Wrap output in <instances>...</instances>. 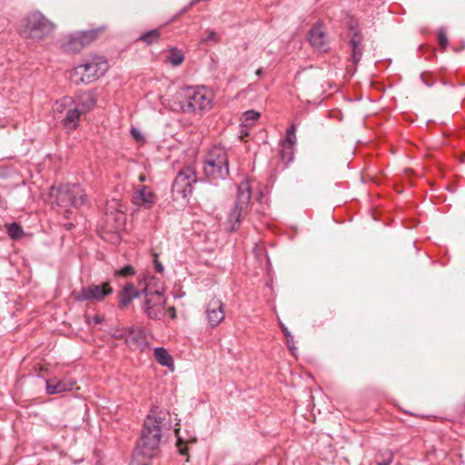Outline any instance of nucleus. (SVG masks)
Masks as SVG:
<instances>
[{
	"mask_svg": "<svg viewBox=\"0 0 465 465\" xmlns=\"http://www.w3.org/2000/svg\"><path fill=\"white\" fill-rule=\"evenodd\" d=\"M162 423L163 419L160 417L152 414L146 417L141 437L134 451V457L138 465H149V460L155 456L162 439Z\"/></svg>",
	"mask_w": 465,
	"mask_h": 465,
	"instance_id": "f257e3e1",
	"label": "nucleus"
},
{
	"mask_svg": "<svg viewBox=\"0 0 465 465\" xmlns=\"http://www.w3.org/2000/svg\"><path fill=\"white\" fill-rule=\"evenodd\" d=\"M175 99L182 113L203 115L212 108L213 94L203 86H184L177 91Z\"/></svg>",
	"mask_w": 465,
	"mask_h": 465,
	"instance_id": "f03ea898",
	"label": "nucleus"
},
{
	"mask_svg": "<svg viewBox=\"0 0 465 465\" xmlns=\"http://www.w3.org/2000/svg\"><path fill=\"white\" fill-rule=\"evenodd\" d=\"M55 25L39 11L30 12L23 20L21 35L27 39L40 41L49 36Z\"/></svg>",
	"mask_w": 465,
	"mask_h": 465,
	"instance_id": "7ed1b4c3",
	"label": "nucleus"
},
{
	"mask_svg": "<svg viewBox=\"0 0 465 465\" xmlns=\"http://www.w3.org/2000/svg\"><path fill=\"white\" fill-rule=\"evenodd\" d=\"M203 162V172L210 181L224 180L229 175L228 154L223 147L211 148Z\"/></svg>",
	"mask_w": 465,
	"mask_h": 465,
	"instance_id": "20e7f679",
	"label": "nucleus"
},
{
	"mask_svg": "<svg viewBox=\"0 0 465 465\" xmlns=\"http://www.w3.org/2000/svg\"><path fill=\"white\" fill-rule=\"evenodd\" d=\"M107 70V61L94 56L77 65L71 74V79L77 84H89L104 75Z\"/></svg>",
	"mask_w": 465,
	"mask_h": 465,
	"instance_id": "39448f33",
	"label": "nucleus"
},
{
	"mask_svg": "<svg viewBox=\"0 0 465 465\" xmlns=\"http://www.w3.org/2000/svg\"><path fill=\"white\" fill-rule=\"evenodd\" d=\"M142 295H144L142 304L143 312L152 320H160L164 315L166 303L163 291L153 288L149 282L142 289Z\"/></svg>",
	"mask_w": 465,
	"mask_h": 465,
	"instance_id": "423d86ee",
	"label": "nucleus"
},
{
	"mask_svg": "<svg viewBox=\"0 0 465 465\" xmlns=\"http://www.w3.org/2000/svg\"><path fill=\"white\" fill-rule=\"evenodd\" d=\"M104 30L105 26H100L94 29L70 34L62 44V49L66 53H79L82 49L94 42Z\"/></svg>",
	"mask_w": 465,
	"mask_h": 465,
	"instance_id": "0eeeda50",
	"label": "nucleus"
},
{
	"mask_svg": "<svg viewBox=\"0 0 465 465\" xmlns=\"http://www.w3.org/2000/svg\"><path fill=\"white\" fill-rule=\"evenodd\" d=\"M197 182L195 171L185 166L177 173L172 185L173 201L183 200L193 193V184Z\"/></svg>",
	"mask_w": 465,
	"mask_h": 465,
	"instance_id": "6e6552de",
	"label": "nucleus"
},
{
	"mask_svg": "<svg viewBox=\"0 0 465 465\" xmlns=\"http://www.w3.org/2000/svg\"><path fill=\"white\" fill-rule=\"evenodd\" d=\"M73 104H75L74 99L65 96L62 98L60 102H57L54 108L55 117H60V114H64L62 120L63 126L69 131L77 128L82 114L80 108Z\"/></svg>",
	"mask_w": 465,
	"mask_h": 465,
	"instance_id": "1a4fd4ad",
	"label": "nucleus"
},
{
	"mask_svg": "<svg viewBox=\"0 0 465 465\" xmlns=\"http://www.w3.org/2000/svg\"><path fill=\"white\" fill-rule=\"evenodd\" d=\"M56 203L62 207H80L85 203L84 190L78 184H62L56 189Z\"/></svg>",
	"mask_w": 465,
	"mask_h": 465,
	"instance_id": "9d476101",
	"label": "nucleus"
},
{
	"mask_svg": "<svg viewBox=\"0 0 465 465\" xmlns=\"http://www.w3.org/2000/svg\"><path fill=\"white\" fill-rule=\"evenodd\" d=\"M113 293V288L109 282L92 284L82 288L78 292H74V298L77 302H102L106 296Z\"/></svg>",
	"mask_w": 465,
	"mask_h": 465,
	"instance_id": "9b49d317",
	"label": "nucleus"
},
{
	"mask_svg": "<svg viewBox=\"0 0 465 465\" xmlns=\"http://www.w3.org/2000/svg\"><path fill=\"white\" fill-rule=\"evenodd\" d=\"M206 315L212 327L220 324L225 316L222 301L216 298L211 299L206 308Z\"/></svg>",
	"mask_w": 465,
	"mask_h": 465,
	"instance_id": "f8f14e48",
	"label": "nucleus"
},
{
	"mask_svg": "<svg viewBox=\"0 0 465 465\" xmlns=\"http://www.w3.org/2000/svg\"><path fill=\"white\" fill-rule=\"evenodd\" d=\"M309 42L315 49H318L320 51L328 50L329 46L327 42V36L325 33L322 30L320 24L314 25L309 31Z\"/></svg>",
	"mask_w": 465,
	"mask_h": 465,
	"instance_id": "ddd939ff",
	"label": "nucleus"
},
{
	"mask_svg": "<svg viewBox=\"0 0 465 465\" xmlns=\"http://www.w3.org/2000/svg\"><path fill=\"white\" fill-rule=\"evenodd\" d=\"M349 46L351 50V60L355 65H357L362 57L364 51L362 34H352L349 39Z\"/></svg>",
	"mask_w": 465,
	"mask_h": 465,
	"instance_id": "4468645a",
	"label": "nucleus"
},
{
	"mask_svg": "<svg viewBox=\"0 0 465 465\" xmlns=\"http://www.w3.org/2000/svg\"><path fill=\"white\" fill-rule=\"evenodd\" d=\"M119 308L124 309L126 308L131 302L142 296V289L136 290L134 285L132 282H127L123 287L122 291L119 292Z\"/></svg>",
	"mask_w": 465,
	"mask_h": 465,
	"instance_id": "2eb2a0df",
	"label": "nucleus"
},
{
	"mask_svg": "<svg viewBox=\"0 0 465 465\" xmlns=\"http://www.w3.org/2000/svg\"><path fill=\"white\" fill-rule=\"evenodd\" d=\"M156 201L155 193L146 186H143L134 194V203L138 206L151 208Z\"/></svg>",
	"mask_w": 465,
	"mask_h": 465,
	"instance_id": "dca6fc26",
	"label": "nucleus"
},
{
	"mask_svg": "<svg viewBox=\"0 0 465 465\" xmlns=\"http://www.w3.org/2000/svg\"><path fill=\"white\" fill-rule=\"evenodd\" d=\"M251 196L252 193L249 183L247 181L240 183L237 187V195L234 205L238 206L240 209L247 211Z\"/></svg>",
	"mask_w": 465,
	"mask_h": 465,
	"instance_id": "f3484780",
	"label": "nucleus"
},
{
	"mask_svg": "<svg viewBox=\"0 0 465 465\" xmlns=\"http://www.w3.org/2000/svg\"><path fill=\"white\" fill-rule=\"evenodd\" d=\"M74 101L75 104H73L78 106L82 114H85L94 108L96 104V97L94 93L89 91L81 93Z\"/></svg>",
	"mask_w": 465,
	"mask_h": 465,
	"instance_id": "a211bd4d",
	"label": "nucleus"
},
{
	"mask_svg": "<svg viewBox=\"0 0 465 465\" xmlns=\"http://www.w3.org/2000/svg\"><path fill=\"white\" fill-rule=\"evenodd\" d=\"M46 392L48 394H57L60 392L71 391L74 383L66 381H58L57 379L46 380Z\"/></svg>",
	"mask_w": 465,
	"mask_h": 465,
	"instance_id": "6ab92c4d",
	"label": "nucleus"
},
{
	"mask_svg": "<svg viewBox=\"0 0 465 465\" xmlns=\"http://www.w3.org/2000/svg\"><path fill=\"white\" fill-rule=\"evenodd\" d=\"M245 212L246 210L240 209L238 206L233 205V207L231 209L228 214L227 219L228 230L230 232H235L239 229L242 223V215Z\"/></svg>",
	"mask_w": 465,
	"mask_h": 465,
	"instance_id": "aec40b11",
	"label": "nucleus"
},
{
	"mask_svg": "<svg viewBox=\"0 0 465 465\" xmlns=\"http://www.w3.org/2000/svg\"><path fill=\"white\" fill-rule=\"evenodd\" d=\"M154 358L156 361L162 366H165L170 370L174 369V362L173 357L168 353L167 350L163 347H157L154 349Z\"/></svg>",
	"mask_w": 465,
	"mask_h": 465,
	"instance_id": "412c9836",
	"label": "nucleus"
},
{
	"mask_svg": "<svg viewBox=\"0 0 465 465\" xmlns=\"http://www.w3.org/2000/svg\"><path fill=\"white\" fill-rule=\"evenodd\" d=\"M160 38H161L160 29L156 28V29H153V30L146 31V32L143 33L136 39V41L137 42L141 41V42L146 44L147 45H152L153 44L158 43Z\"/></svg>",
	"mask_w": 465,
	"mask_h": 465,
	"instance_id": "4be33fe9",
	"label": "nucleus"
},
{
	"mask_svg": "<svg viewBox=\"0 0 465 465\" xmlns=\"http://www.w3.org/2000/svg\"><path fill=\"white\" fill-rule=\"evenodd\" d=\"M280 157L281 160L284 163L285 165H288L293 160L294 156V147L291 143L285 144L281 143L280 144Z\"/></svg>",
	"mask_w": 465,
	"mask_h": 465,
	"instance_id": "5701e85b",
	"label": "nucleus"
},
{
	"mask_svg": "<svg viewBox=\"0 0 465 465\" xmlns=\"http://www.w3.org/2000/svg\"><path fill=\"white\" fill-rule=\"evenodd\" d=\"M393 460V453L390 450H380L375 455V463L377 465H390Z\"/></svg>",
	"mask_w": 465,
	"mask_h": 465,
	"instance_id": "b1692460",
	"label": "nucleus"
},
{
	"mask_svg": "<svg viewBox=\"0 0 465 465\" xmlns=\"http://www.w3.org/2000/svg\"><path fill=\"white\" fill-rule=\"evenodd\" d=\"M173 66L180 65L184 61L183 53L176 47L170 49V55L167 59Z\"/></svg>",
	"mask_w": 465,
	"mask_h": 465,
	"instance_id": "393cba45",
	"label": "nucleus"
},
{
	"mask_svg": "<svg viewBox=\"0 0 465 465\" xmlns=\"http://www.w3.org/2000/svg\"><path fill=\"white\" fill-rule=\"evenodd\" d=\"M7 233L12 240H19L24 236V230L17 223H12L7 226Z\"/></svg>",
	"mask_w": 465,
	"mask_h": 465,
	"instance_id": "a878e982",
	"label": "nucleus"
},
{
	"mask_svg": "<svg viewBox=\"0 0 465 465\" xmlns=\"http://www.w3.org/2000/svg\"><path fill=\"white\" fill-rule=\"evenodd\" d=\"M260 117V113L254 110L246 111L243 114L242 124L244 126L252 125L255 121H257Z\"/></svg>",
	"mask_w": 465,
	"mask_h": 465,
	"instance_id": "bb28decb",
	"label": "nucleus"
},
{
	"mask_svg": "<svg viewBox=\"0 0 465 465\" xmlns=\"http://www.w3.org/2000/svg\"><path fill=\"white\" fill-rule=\"evenodd\" d=\"M281 328H282V331L284 336L286 337V343H287L288 348L291 350V351L292 353H294L293 351L295 350V346H294V340H293L292 335L291 334V332L289 331L287 327L284 326L282 323H281Z\"/></svg>",
	"mask_w": 465,
	"mask_h": 465,
	"instance_id": "cd10ccee",
	"label": "nucleus"
},
{
	"mask_svg": "<svg viewBox=\"0 0 465 465\" xmlns=\"http://www.w3.org/2000/svg\"><path fill=\"white\" fill-rule=\"evenodd\" d=\"M438 42H439V45L440 46V48L442 50H444L449 44V40H448L446 32L443 28H440L438 31Z\"/></svg>",
	"mask_w": 465,
	"mask_h": 465,
	"instance_id": "c85d7f7f",
	"label": "nucleus"
},
{
	"mask_svg": "<svg viewBox=\"0 0 465 465\" xmlns=\"http://www.w3.org/2000/svg\"><path fill=\"white\" fill-rule=\"evenodd\" d=\"M127 342L130 345L137 344L138 346L142 345L143 342L141 335H134V331H131V335L127 338Z\"/></svg>",
	"mask_w": 465,
	"mask_h": 465,
	"instance_id": "c756f323",
	"label": "nucleus"
},
{
	"mask_svg": "<svg viewBox=\"0 0 465 465\" xmlns=\"http://www.w3.org/2000/svg\"><path fill=\"white\" fill-rule=\"evenodd\" d=\"M348 29L350 31V36L352 35V34H355V33H358V34H361V30L359 29V25H358V22L352 18H351L348 22Z\"/></svg>",
	"mask_w": 465,
	"mask_h": 465,
	"instance_id": "7c9ffc66",
	"label": "nucleus"
},
{
	"mask_svg": "<svg viewBox=\"0 0 465 465\" xmlns=\"http://www.w3.org/2000/svg\"><path fill=\"white\" fill-rule=\"evenodd\" d=\"M134 273V269L131 265H126L116 272L117 275L124 276V277L133 275Z\"/></svg>",
	"mask_w": 465,
	"mask_h": 465,
	"instance_id": "2f4dec72",
	"label": "nucleus"
},
{
	"mask_svg": "<svg viewBox=\"0 0 465 465\" xmlns=\"http://www.w3.org/2000/svg\"><path fill=\"white\" fill-rule=\"evenodd\" d=\"M153 264H154V270L157 272H159V273L163 272V271H164L163 265L158 261L157 254H154Z\"/></svg>",
	"mask_w": 465,
	"mask_h": 465,
	"instance_id": "473e14b6",
	"label": "nucleus"
},
{
	"mask_svg": "<svg viewBox=\"0 0 465 465\" xmlns=\"http://www.w3.org/2000/svg\"><path fill=\"white\" fill-rule=\"evenodd\" d=\"M183 440L182 439L178 438V440H177V447L179 449V452L182 454V455H187L188 453V448L186 446H183Z\"/></svg>",
	"mask_w": 465,
	"mask_h": 465,
	"instance_id": "72a5a7b5",
	"label": "nucleus"
},
{
	"mask_svg": "<svg viewBox=\"0 0 465 465\" xmlns=\"http://www.w3.org/2000/svg\"><path fill=\"white\" fill-rule=\"evenodd\" d=\"M282 143L285 144L291 143L292 145H293V147H295L296 135L293 134V136H289V134H286L285 139Z\"/></svg>",
	"mask_w": 465,
	"mask_h": 465,
	"instance_id": "f704fd0d",
	"label": "nucleus"
},
{
	"mask_svg": "<svg viewBox=\"0 0 465 465\" xmlns=\"http://www.w3.org/2000/svg\"><path fill=\"white\" fill-rule=\"evenodd\" d=\"M216 37H217V35L214 31H209L208 35L205 40L215 41Z\"/></svg>",
	"mask_w": 465,
	"mask_h": 465,
	"instance_id": "c9c22d12",
	"label": "nucleus"
},
{
	"mask_svg": "<svg viewBox=\"0 0 465 465\" xmlns=\"http://www.w3.org/2000/svg\"><path fill=\"white\" fill-rule=\"evenodd\" d=\"M420 80L422 81V83L427 85L428 87H430L433 85V82H430L429 80H427V78L425 77L424 74H420Z\"/></svg>",
	"mask_w": 465,
	"mask_h": 465,
	"instance_id": "e433bc0d",
	"label": "nucleus"
},
{
	"mask_svg": "<svg viewBox=\"0 0 465 465\" xmlns=\"http://www.w3.org/2000/svg\"><path fill=\"white\" fill-rule=\"evenodd\" d=\"M131 134L135 140H139L140 138H142L140 132L134 128L131 130Z\"/></svg>",
	"mask_w": 465,
	"mask_h": 465,
	"instance_id": "4c0bfd02",
	"label": "nucleus"
},
{
	"mask_svg": "<svg viewBox=\"0 0 465 465\" xmlns=\"http://www.w3.org/2000/svg\"><path fill=\"white\" fill-rule=\"evenodd\" d=\"M295 130H296L295 124H292L288 128L286 134H289V136H293V134H295Z\"/></svg>",
	"mask_w": 465,
	"mask_h": 465,
	"instance_id": "58836bf2",
	"label": "nucleus"
},
{
	"mask_svg": "<svg viewBox=\"0 0 465 465\" xmlns=\"http://www.w3.org/2000/svg\"><path fill=\"white\" fill-rule=\"evenodd\" d=\"M94 322L95 323H101V322H103V318H102L101 316H99V315H95V316L94 317Z\"/></svg>",
	"mask_w": 465,
	"mask_h": 465,
	"instance_id": "ea45409f",
	"label": "nucleus"
},
{
	"mask_svg": "<svg viewBox=\"0 0 465 465\" xmlns=\"http://www.w3.org/2000/svg\"><path fill=\"white\" fill-rule=\"evenodd\" d=\"M249 133L247 131H242L240 137L242 139L245 136H248Z\"/></svg>",
	"mask_w": 465,
	"mask_h": 465,
	"instance_id": "a19ab883",
	"label": "nucleus"
},
{
	"mask_svg": "<svg viewBox=\"0 0 465 465\" xmlns=\"http://www.w3.org/2000/svg\"><path fill=\"white\" fill-rule=\"evenodd\" d=\"M256 74H257L258 75H261V74H262V69H258V70H257V72H256Z\"/></svg>",
	"mask_w": 465,
	"mask_h": 465,
	"instance_id": "79ce46f5",
	"label": "nucleus"
},
{
	"mask_svg": "<svg viewBox=\"0 0 465 465\" xmlns=\"http://www.w3.org/2000/svg\"><path fill=\"white\" fill-rule=\"evenodd\" d=\"M171 313L174 314V308L173 307L171 308Z\"/></svg>",
	"mask_w": 465,
	"mask_h": 465,
	"instance_id": "37998d69",
	"label": "nucleus"
},
{
	"mask_svg": "<svg viewBox=\"0 0 465 465\" xmlns=\"http://www.w3.org/2000/svg\"><path fill=\"white\" fill-rule=\"evenodd\" d=\"M171 313L174 314V308L173 307L171 308Z\"/></svg>",
	"mask_w": 465,
	"mask_h": 465,
	"instance_id": "c03bdc74",
	"label": "nucleus"
}]
</instances>
